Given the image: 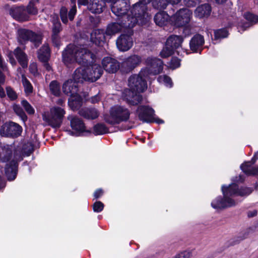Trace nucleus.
<instances>
[{"instance_id":"nucleus-1","label":"nucleus","mask_w":258,"mask_h":258,"mask_svg":"<svg viewBox=\"0 0 258 258\" xmlns=\"http://www.w3.org/2000/svg\"><path fill=\"white\" fill-rule=\"evenodd\" d=\"M222 191L223 197H218L211 202V206L215 209H223L236 205V202L230 197L247 196L252 192V189L249 187H239L238 185L233 183L228 186L222 185Z\"/></svg>"},{"instance_id":"nucleus-2","label":"nucleus","mask_w":258,"mask_h":258,"mask_svg":"<svg viewBox=\"0 0 258 258\" xmlns=\"http://www.w3.org/2000/svg\"><path fill=\"white\" fill-rule=\"evenodd\" d=\"M147 76L141 75H134L128 79V86L130 89H126L122 93V97L130 105H136L142 100V97L140 92H144L147 88L145 79Z\"/></svg>"},{"instance_id":"nucleus-3","label":"nucleus","mask_w":258,"mask_h":258,"mask_svg":"<svg viewBox=\"0 0 258 258\" xmlns=\"http://www.w3.org/2000/svg\"><path fill=\"white\" fill-rule=\"evenodd\" d=\"M62 60L67 65L77 62L79 64H84L93 59L94 55L85 48L69 45L62 52Z\"/></svg>"},{"instance_id":"nucleus-4","label":"nucleus","mask_w":258,"mask_h":258,"mask_svg":"<svg viewBox=\"0 0 258 258\" xmlns=\"http://www.w3.org/2000/svg\"><path fill=\"white\" fill-rule=\"evenodd\" d=\"M130 114V111L126 107L115 105L110 108L109 114L104 115V119L107 123L114 125L126 121L129 119Z\"/></svg>"},{"instance_id":"nucleus-5","label":"nucleus","mask_w":258,"mask_h":258,"mask_svg":"<svg viewBox=\"0 0 258 258\" xmlns=\"http://www.w3.org/2000/svg\"><path fill=\"white\" fill-rule=\"evenodd\" d=\"M138 23L139 24L138 18L131 17L130 15L125 16L120 23H113L108 25L105 33L107 35L111 36L119 32L123 28L131 29Z\"/></svg>"},{"instance_id":"nucleus-6","label":"nucleus","mask_w":258,"mask_h":258,"mask_svg":"<svg viewBox=\"0 0 258 258\" xmlns=\"http://www.w3.org/2000/svg\"><path fill=\"white\" fill-rule=\"evenodd\" d=\"M64 114L65 111L62 108L54 106L50 109L49 112L45 111L42 117L49 125L54 128H58L62 123Z\"/></svg>"},{"instance_id":"nucleus-7","label":"nucleus","mask_w":258,"mask_h":258,"mask_svg":"<svg viewBox=\"0 0 258 258\" xmlns=\"http://www.w3.org/2000/svg\"><path fill=\"white\" fill-rule=\"evenodd\" d=\"M151 0H139L131 8V13L134 15L135 18H138L140 25H144L148 23L150 19V15L147 11V4Z\"/></svg>"},{"instance_id":"nucleus-8","label":"nucleus","mask_w":258,"mask_h":258,"mask_svg":"<svg viewBox=\"0 0 258 258\" xmlns=\"http://www.w3.org/2000/svg\"><path fill=\"white\" fill-rule=\"evenodd\" d=\"M74 80L70 79L66 81L62 86V90L64 94L68 96L75 97L77 100L73 98L69 99V105L73 109H76L80 105V98L77 96L78 85Z\"/></svg>"},{"instance_id":"nucleus-9","label":"nucleus","mask_w":258,"mask_h":258,"mask_svg":"<svg viewBox=\"0 0 258 258\" xmlns=\"http://www.w3.org/2000/svg\"><path fill=\"white\" fill-rule=\"evenodd\" d=\"M17 39L21 44H25L28 41L32 42L35 47H37L41 43V38L31 30L20 28L17 30Z\"/></svg>"},{"instance_id":"nucleus-10","label":"nucleus","mask_w":258,"mask_h":258,"mask_svg":"<svg viewBox=\"0 0 258 258\" xmlns=\"http://www.w3.org/2000/svg\"><path fill=\"white\" fill-rule=\"evenodd\" d=\"M146 68L141 70V74H145L147 77L149 75H158L162 71L163 69V61L156 57H148L146 60Z\"/></svg>"},{"instance_id":"nucleus-11","label":"nucleus","mask_w":258,"mask_h":258,"mask_svg":"<svg viewBox=\"0 0 258 258\" xmlns=\"http://www.w3.org/2000/svg\"><path fill=\"white\" fill-rule=\"evenodd\" d=\"M130 5L129 0H113L111 5V11L116 16H122V19L128 15L134 17V15L131 14V11L128 12Z\"/></svg>"},{"instance_id":"nucleus-12","label":"nucleus","mask_w":258,"mask_h":258,"mask_svg":"<svg viewBox=\"0 0 258 258\" xmlns=\"http://www.w3.org/2000/svg\"><path fill=\"white\" fill-rule=\"evenodd\" d=\"M22 131V128L19 124L10 121L1 126L0 134L3 136L17 137L21 135Z\"/></svg>"},{"instance_id":"nucleus-13","label":"nucleus","mask_w":258,"mask_h":258,"mask_svg":"<svg viewBox=\"0 0 258 258\" xmlns=\"http://www.w3.org/2000/svg\"><path fill=\"white\" fill-rule=\"evenodd\" d=\"M192 12L187 8L180 9L173 15L174 23L178 27L184 26L188 24L191 18Z\"/></svg>"},{"instance_id":"nucleus-14","label":"nucleus","mask_w":258,"mask_h":258,"mask_svg":"<svg viewBox=\"0 0 258 258\" xmlns=\"http://www.w3.org/2000/svg\"><path fill=\"white\" fill-rule=\"evenodd\" d=\"M128 33V34L120 35L116 41L117 47L120 51H126L133 46V41L131 36L133 32L131 29H130Z\"/></svg>"},{"instance_id":"nucleus-15","label":"nucleus","mask_w":258,"mask_h":258,"mask_svg":"<svg viewBox=\"0 0 258 258\" xmlns=\"http://www.w3.org/2000/svg\"><path fill=\"white\" fill-rule=\"evenodd\" d=\"M137 112L139 118L143 122H151L153 121L155 112L152 108L147 106H140Z\"/></svg>"},{"instance_id":"nucleus-16","label":"nucleus","mask_w":258,"mask_h":258,"mask_svg":"<svg viewBox=\"0 0 258 258\" xmlns=\"http://www.w3.org/2000/svg\"><path fill=\"white\" fill-rule=\"evenodd\" d=\"M76 1V0H71L72 6L69 12L64 7H62L60 9L59 12L60 17L63 24H67L69 20L72 21L74 20L77 13Z\"/></svg>"},{"instance_id":"nucleus-17","label":"nucleus","mask_w":258,"mask_h":258,"mask_svg":"<svg viewBox=\"0 0 258 258\" xmlns=\"http://www.w3.org/2000/svg\"><path fill=\"white\" fill-rule=\"evenodd\" d=\"M141 62V56L136 54L132 55L124 59L122 62V68L124 72H130L139 66Z\"/></svg>"},{"instance_id":"nucleus-18","label":"nucleus","mask_w":258,"mask_h":258,"mask_svg":"<svg viewBox=\"0 0 258 258\" xmlns=\"http://www.w3.org/2000/svg\"><path fill=\"white\" fill-rule=\"evenodd\" d=\"M9 13L14 19L19 22L29 20V15L24 6L13 7L10 9Z\"/></svg>"},{"instance_id":"nucleus-19","label":"nucleus","mask_w":258,"mask_h":258,"mask_svg":"<svg viewBox=\"0 0 258 258\" xmlns=\"http://www.w3.org/2000/svg\"><path fill=\"white\" fill-rule=\"evenodd\" d=\"M102 64L105 71L109 73H114L119 68V63L115 58L106 56L102 60Z\"/></svg>"},{"instance_id":"nucleus-20","label":"nucleus","mask_w":258,"mask_h":258,"mask_svg":"<svg viewBox=\"0 0 258 258\" xmlns=\"http://www.w3.org/2000/svg\"><path fill=\"white\" fill-rule=\"evenodd\" d=\"M18 158L14 155V158L8 162L5 167V174L9 180H14L17 174Z\"/></svg>"},{"instance_id":"nucleus-21","label":"nucleus","mask_w":258,"mask_h":258,"mask_svg":"<svg viewBox=\"0 0 258 258\" xmlns=\"http://www.w3.org/2000/svg\"><path fill=\"white\" fill-rule=\"evenodd\" d=\"M13 147L8 145H5L2 147V151L0 153V159L3 162H8L11 161L14 157L16 156L18 159H21L20 156H18L15 153L13 154Z\"/></svg>"},{"instance_id":"nucleus-22","label":"nucleus","mask_w":258,"mask_h":258,"mask_svg":"<svg viewBox=\"0 0 258 258\" xmlns=\"http://www.w3.org/2000/svg\"><path fill=\"white\" fill-rule=\"evenodd\" d=\"M89 81L95 82L100 78L103 72L101 66L98 64H94L91 67H87Z\"/></svg>"},{"instance_id":"nucleus-23","label":"nucleus","mask_w":258,"mask_h":258,"mask_svg":"<svg viewBox=\"0 0 258 258\" xmlns=\"http://www.w3.org/2000/svg\"><path fill=\"white\" fill-rule=\"evenodd\" d=\"M205 43L204 37L200 34L194 35L189 42L190 49L194 52H201Z\"/></svg>"},{"instance_id":"nucleus-24","label":"nucleus","mask_w":258,"mask_h":258,"mask_svg":"<svg viewBox=\"0 0 258 258\" xmlns=\"http://www.w3.org/2000/svg\"><path fill=\"white\" fill-rule=\"evenodd\" d=\"M105 5V4L103 0H89L86 6L91 13L100 14L103 12Z\"/></svg>"},{"instance_id":"nucleus-25","label":"nucleus","mask_w":258,"mask_h":258,"mask_svg":"<svg viewBox=\"0 0 258 258\" xmlns=\"http://www.w3.org/2000/svg\"><path fill=\"white\" fill-rule=\"evenodd\" d=\"M73 80L77 83H83L84 81H89L87 67L82 66L76 70L73 75Z\"/></svg>"},{"instance_id":"nucleus-26","label":"nucleus","mask_w":258,"mask_h":258,"mask_svg":"<svg viewBox=\"0 0 258 258\" xmlns=\"http://www.w3.org/2000/svg\"><path fill=\"white\" fill-rule=\"evenodd\" d=\"M105 34L103 30L95 29L91 33V41L96 45H99L104 42Z\"/></svg>"},{"instance_id":"nucleus-27","label":"nucleus","mask_w":258,"mask_h":258,"mask_svg":"<svg viewBox=\"0 0 258 258\" xmlns=\"http://www.w3.org/2000/svg\"><path fill=\"white\" fill-rule=\"evenodd\" d=\"M68 119L70 120L72 128L78 132H84L85 131V126L83 121L77 116H69Z\"/></svg>"},{"instance_id":"nucleus-28","label":"nucleus","mask_w":258,"mask_h":258,"mask_svg":"<svg viewBox=\"0 0 258 258\" xmlns=\"http://www.w3.org/2000/svg\"><path fill=\"white\" fill-rule=\"evenodd\" d=\"M18 62L23 68L28 66V58L26 54L20 47H17L13 52Z\"/></svg>"},{"instance_id":"nucleus-29","label":"nucleus","mask_w":258,"mask_h":258,"mask_svg":"<svg viewBox=\"0 0 258 258\" xmlns=\"http://www.w3.org/2000/svg\"><path fill=\"white\" fill-rule=\"evenodd\" d=\"M79 114L82 116L89 119H94L99 116V112L94 108H82L79 111Z\"/></svg>"},{"instance_id":"nucleus-30","label":"nucleus","mask_w":258,"mask_h":258,"mask_svg":"<svg viewBox=\"0 0 258 258\" xmlns=\"http://www.w3.org/2000/svg\"><path fill=\"white\" fill-rule=\"evenodd\" d=\"M183 39L181 36L171 35L166 40V43L174 50L181 46Z\"/></svg>"},{"instance_id":"nucleus-31","label":"nucleus","mask_w":258,"mask_h":258,"mask_svg":"<svg viewBox=\"0 0 258 258\" xmlns=\"http://www.w3.org/2000/svg\"><path fill=\"white\" fill-rule=\"evenodd\" d=\"M211 7L209 4H204L199 6L195 11V16L199 18L208 16L211 13Z\"/></svg>"},{"instance_id":"nucleus-32","label":"nucleus","mask_w":258,"mask_h":258,"mask_svg":"<svg viewBox=\"0 0 258 258\" xmlns=\"http://www.w3.org/2000/svg\"><path fill=\"white\" fill-rule=\"evenodd\" d=\"M169 20V15L165 12H160L157 13L154 17V21L159 26L166 25Z\"/></svg>"},{"instance_id":"nucleus-33","label":"nucleus","mask_w":258,"mask_h":258,"mask_svg":"<svg viewBox=\"0 0 258 258\" xmlns=\"http://www.w3.org/2000/svg\"><path fill=\"white\" fill-rule=\"evenodd\" d=\"M252 163L246 162L242 164L240 167L241 170L247 175H255L258 174V167L252 165Z\"/></svg>"},{"instance_id":"nucleus-34","label":"nucleus","mask_w":258,"mask_h":258,"mask_svg":"<svg viewBox=\"0 0 258 258\" xmlns=\"http://www.w3.org/2000/svg\"><path fill=\"white\" fill-rule=\"evenodd\" d=\"M50 49L48 44H44L38 53V57L41 61H47L50 57Z\"/></svg>"},{"instance_id":"nucleus-35","label":"nucleus","mask_w":258,"mask_h":258,"mask_svg":"<svg viewBox=\"0 0 258 258\" xmlns=\"http://www.w3.org/2000/svg\"><path fill=\"white\" fill-rule=\"evenodd\" d=\"M244 17L249 22L244 23L239 26L242 29V31L245 30L247 28L250 26L249 23L254 24L258 22V17L249 12L245 13L244 14Z\"/></svg>"},{"instance_id":"nucleus-36","label":"nucleus","mask_w":258,"mask_h":258,"mask_svg":"<svg viewBox=\"0 0 258 258\" xmlns=\"http://www.w3.org/2000/svg\"><path fill=\"white\" fill-rule=\"evenodd\" d=\"M22 83L24 88V91L27 94H30L33 92V86L25 75H22Z\"/></svg>"},{"instance_id":"nucleus-37","label":"nucleus","mask_w":258,"mask_h":258,"mask_svg":"<svg viewBox=\"0 0 258 258\" xmlns=\"http://www.w3.org/2000/svg\"><path fill=\"white\" fill-rule=\"evenodd\" d=\"M94 133L96 135H100L108 132V128L103 123H98L94 126Z\"/></svg>"},{"instance_id":"nucleus-38","label":"nucleus","mask_w":258,"mask_h":258,"mask_svg":"<svg viewBox=\"0 0 258 258\" xmlns=\"http://www.w3.org/2000/svg\"><path fill=\"white\" fill-rule=\"evenodd\" d=\"M49 89L52 94L58 96L60 94V86L56 81H52L49 85Z\"/></svg>"},{"instance_id":"nucleus-39","label":"nucleus","mask_w":258,"mask_h":258,"mask_svg":"<svg viewBox=\"0 0 258 258\" xmlns=\"http://www.w3.org/2000/svg\"><path fill=\"white\" fill-rule=\"evenodd\" d=\"M170 4L168 0H154L153 6L157 9H165Z\"/></svg>"},{"instance_id":"nucleus-40","label":"nucleus","mask_w":258,"mask_h":258,"mask_svg":"<svg viewBox=\"0 0 258 258\" xmlns=\"http://www.w3.org/2000/svg\"><path fill=\"white\" fill-rule=\"evenodd\" d=\"M52 34H59L62 30L61 25L57 17L53 18L52 20Z\"/></svg>"},{"instance_id":"nucleus-41","label":"nucleus","mask_w":258,"mask_h":258,"mask_svg":"<svg viewBox=\"0 0 258 258\" xmlns=\"http://www.w3.org/2000/svg\"><path fill=\"white\" fill-rule=\"evenodd\" d=\"M214 35L215 39L224 38L227 37L228 32L225 28L220 29L215 31Z\"/></svg>"},{"instance_id":"nucleus-42","label":"nucleus","mask_w":258,"mask_h":258,"mask_svg":"<svg viewBox=\"0 0 258 258\" xmlns=\"http://www.w3.org/2000/svg\"><path fill=\"white\" fill-rule=\"evenodd\" d=\"M13 109L15 112L21 118L23 121H25L27 117L23 109L18 105L13 106Z\"/></svg>"},{"instance_id":"nucleus-43","label":"nucleus","mask_w":258,"mask_h":258,"mask_svg":"<svg viewBox=\"0 0 258 258\" xmlns=\"http://www.w3.org/2000/svg\"><path fill=\"white\" fill-rule=\"evenodd\" d=\"M158 81L159 83L164 84L167 87H171L172 86L171 78L166 75L160 76L158 78Z\"/></svg>"},{"instance_id":"nucleus-44","label":"nucleus","mask_w":258,"mask_h":258,"mask_svg":"<svg viewBox=\"0 0 258 258\" xmlns=\"http://www.w3.org/2000/svg\"><path fill=\"white\" fill-rule=\"evenodd\" d=\"M174 50L166 43L165 47L160 52V55L162 57H167L173 53Z\"/></svg>"},{"instance_id":"nucleus-45","label":"nucleus","mask_w":258,"mask_h":258,"mask_svg":"<svg viewBox=\"0 0 258 258\" xmlns=\"http://www.w3.org/2000/svg\"><path fill=\"white\" fill-rule=\"evenodd\" d=\"M21 104L28 113L30 114H33L34 113L35 111L34 108L27 100H22Z\"/></svg>"},{"instance_id":"nucleus-46","label":"nucleus","mask_w":258,"mask_h":258,"mask_svg":"<svg viewBox=\"0 0 258 258\" xmlns=\"http://www.w3.org/2000/svg\"><path fill=\"white\" fill-rule=\"evenodd\" d=\"M26 11L28 15H36L37 14V10L35 7L34 1H31L29 3L27 7Z\"/></svg>"},{"instance_id":"nucleus-47","label":"nucleus","mask_w":258,"mask_h":258,"mask_svg":"<svg viewBox=\"0 0 258 258\" xmlns=\"http://www.w3.org/2000/svg\"><path fill=\"white\" fill-rule=\"evenodd\" d=\"M7 94L8 97L12 100H14L17 98L16 92L11 87H6Z\"/></svg>"},{"instance_id":"nucleus-48","label":"nucleus","mask_w":258,"mask_h":258,"mask_svg":"<svg viewBox=\"0 0 258 258\" xmlns=\"http://www.w3.org/2000/svg\"><path fill=\"white\" fill-rule=\"evenodd\" d=\"M192 255V250H187L183 251L176 255L174 258H191Z\"/></svg>"},{"instance_id":"nucleus-49","label":"nucleus","mask_w":258,"mask_h":258,"mask_svg":"<svg viewBox=\"0 0 258 258\" xmlns=\"http://www.w3.org/2000/svg\"><path fill=\"white\" fill-rule=\"evenodd\" d=\"M51 41L53 45L58 47L60 45V37L59 34H52Z\"/></svg>"},{"instance_id":"nucleus-50","label":"nucleus","mask_w":258,"mask_h":258,"mask_svg":"<svg viewBox=\"0 0 258 258\" xmlns=\"http://www.w3.org/2000/svg\"><path fill=\"white\" fill-rule=\"evenodd\" d=\"M180 65V60L177 57H172L169 64V67L172 69H175L179 67Z\"/></svg>"},{"instance_id":"nucleus-51","label":"nucleus","mask_w":258,"mask_h":258,"mask_svg":"<svg viewBox=\"0 0 258 258\" xmlns=\"http://www.w3.org/2000/svg\"><path fill=\"white\" fill-rule=\"evenodd\" d=\"M93 210L95 212H100L104 208L103 204L100 201H97L93 204Z\"/></svg>"},{"instance_id":"nucleus-52","label":"nucleus","mask_w":258,"mask_h":258,"mask_svg":"<svg viewBox=\"0 0 258 258\" xmlns=\"http://www.w3.org/2000/svg\"><path fill=\"white\" fill-rule=\"evenodd\" d=\"M250 231L251 230L250 229H247L244 231L243 232H242L241 233H240L239 235L237 237V238H238V239L237 240V242L238 243L240 241L246 238L249 235Z\"/></svg>"},{"instance_id":"nucleus-53","label":"nucleus","mask_w":258,"mask_h":258,"mask_svg":"<svg viewBox=\"0 0 258 258\" xmlns=\"http://www.w3.org/2000/svg\"><path fill=\"white\" fill-rule=\"evenodd\" d=\"M200 1L201 0H183V3L187 7H193L200 3Z\"/></svg>"},{"instance_id":"nucleus-54","label":"nucleus","mask_w":258,"mask_h":258,"mask_svg":"<svg viewBox=\"0 0 258 258\" xmlns=\"http://www.w3.org/2000/svg\"><path fill=\"white\" fill-rule=\"evenodd\" d=\"M29 71L34 76H36L38 75L37 67L36 63H32L30 64Z\"/></svg>"},{"instance_id":"nucleus-55","label":"nucleus","mask_w":258,"mask_h":258,"mask_svg":"<svg viewBox=\"0 0 258 258\" xmlns=\"http://www.w3.org/2000/svg\"><path fill=\"white\" fill-rule=\"evenodd\" d=\"M103 193L102 189H98L94 193V197L95 199H98L100 197Z\"/></svg>"},{"instance_id":"nucleus-56","label":"nucleus","mask_w":258,"mask_h":258,"mask_svg":"<svg viewBox=\"0 0 258 258\" xmlns=\"http://www.w3.org/2000/svg\"><path fill=\"white\" fill-rule=\"evenodd\" d=\"M100 97L98 94H97V95H96L90 98V101L92 103H95L98 102L100 100Z\"/></svg>"},{"instance_id":"nucleus-57","label":"nucleus","mask_w":258,"mask_h":258,"mask_svg":"<svg viewBox=\"0 0 258 258\" xmlns=\"http://www.w3.org/2000/svg\"><path fill=\"white\" fill-rule=\"evenodd\" d=\"M44 62V68L48 72H50L52 70L50 64L47 62V61H43Z\"/></svg>"},{"instance_id":"nucleus-58","label":"nucleus","mask_w":258,"mask_h":258,"mask_svg":"<svg viewBox=\"0 0 258 258\" xmlns=\"http://www.w3.org/2000/svg\"><path fill=\"white\" fill-rule=\"evenodd\" d=\"M234 181L237 182H242L244 181V178L242 175H239L238 177H236Z\"/></svg>"},{"instance_id":"nucleus-59","label":"nucleus","mask_w":258,"mask_h":258,"mask_svg":"<svg viewBox=\"0 0 258 258\" xmlns=\"http://www.w3.org/2000/svg\"><path fill=\"white\" fill-rule=\"evenodd\" d=\"M88 0H78L79 5L86 6L88 3Z\"/></svg>"},{"instance_id":"nucleus-60","label":"nucleus","mask_w":258,"mask_h":258,"mask_svg":"<svg viewBox=\"0 0 258 258\" xmlns=\"http://www.w3.org/2000/svg\"><path fill=\"white\" fill-rule=\"evenodd\" d=\"M5 186V182L0 176V189Z\"/></svg>"},{"instance_id":"nucleus-61","label":"nucleus","mask_w":258,"mask_h":258,"mask_svg":"<svg viewBox=\"0 0 258 258\" xmlns=\"http://www.w3.org/2000/svg\"><path fill=\"white\" fill-rule=\"evenodd\" d=\"M257 214V212L256 211H253L252 212H249L248 213V216L249 217H252L255 216Z\"/></svg>"},{"instance_id":"nucleus-62","label":"nucleus","mask_w":258,"mask_h":258,"mask_svg":"<svg viewBox=\"0 0 258 258\" xmlns=\"http://www.w3.org/2000/svg\"><path fill=\"white\" fill-rule=\"evenodd\" d=\"M170 4L175 5L178 4L181 0H168Z\"/></svg>"},{"instance_id":"nucleus-63","label":"nucleus","mask_w":258,"mask_h":258,"mask_svg":"<svg viewBox=\"0 0 258 258\" xmlns=\"http://www.w3.org/2000/svg\"><path fill=\"white\" fill-rule=\"evenodd\" d=\"M256 159H258V152L255 153L253 157L251 159V162H252V164H253Z\"/></svg>"},{"instance_id":"nucleus-64","label":"nucleus","mask_w":258,"mask_h":258,"mask_svg":"<svg viewBox=\"0 0 258 258\" xmlns=\"http://www.w3.org/2000/svg\"><path fill=\"white\" fill-rule=\"evenodd\" d=\"M64 99L60 98L56 101V103L58 105H62V104L64 103Z\"/></svg>"}]
</instances>
